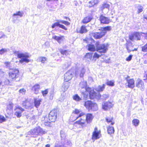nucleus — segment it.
<instances>
[{
    "mask_svg": "<svg viewBox=\"0 0 147 147\" xmlns=\"http://www.w3.org/2000/svg\"><path fill=\"white\" fill-rule=\"evenodd\" d=\"M0 35H1V36H0V39L2 38H7V36L4 34L2 32H0Z\"/></svg>",
    "mask_w": 147,
    "mask_h": 147,
    "instance_id": "obj_54",
    "label": "nucleus"
},
{
    "mask_svg": "<svg viewBox=\"0 0 147 147\" xmlns=\"http://www.w3.org/2000/svg\"><path fill=\"white\" fill-rule=\"evenodd\" d=\"M23 13L22 12L18 11L16 13H14L13 15L12 22L13 23H15L18 16L20 17H22L23 15Z\"/></svg>",
    "mask_w": 147,
    "mask_h": 147,
    "instance_id": "obj_15",
    "label": "nucleus"
},
{
    "mask_svg": "<svg viewBox=\"0 0 147 147\" xmlns=\"http://www.w3.org/2000/svg\"><path fill=\"white\" fill-rule=\"evenodd\" d=\"M101 32L105 33V34L107 31H110L111 30V26H107L105 27H102L100 29Z\"/></svg>",
    "mask_w": 147,
    "mask_h": 147,
    "instance_id": "obj_25",
    "label": "nucleus"
},
{
    "mask_svg": "<svg viewBox=\"0 0 147 147\" xmlns=\"http://www.w3.org/2000/svg\"><path fill=\"white\" fill-rule=\"evenodd\" d=\"M36 128L37 132V136L38 135H42L46 133V131L40 127L39 126Z\"/></svg>",
    "mask_w": 147,
    "mask_h": 147,
    "instance_id": "obj_21",
    "label": "nucleus"
},
{
    "mask_svg": "<svg viewBox=\"0 0 147 147\" xmlns=\"http://www.w3.org/2000/svg\"><path fill=\"white\" fill-rule=\"evenodd\" d=\"M87 86V83L86 82L82 81L79 84L80 87L82 89H83L82 90L86 91L85 89H87L88 87H86Z\"/></svg>",
    "mask_w": 147,
    "mask_h": 147,
    "instance_id": "obj_24",
    "label": "nucleus"
},
{
    "mask_svg": "<svg viewBox=\"0 0 147 147\" xmlns=\"http://www.w3.org/2000/svg\"><path fill=\"white\" fill-rule=\"evenodd\" d=\"M28 135L31 136L32 137H36L37 136V134L36 128L31 130L28 132Z\"/></svg>",
    "mask_w": 147,
    "mask_h": 147,
    "instance_id": "obj_20",
    "label": "nucleus"
},
{
    "mask_svg": "<svg viewBox=\"0 0 147 147\" xmlns=\"http://www.w3.org/2000/svg\"><path fill=\"white\" fill-rule=\"evenodd\" d=\"M71 65L70 61H66L65 63V68H68Z\"/></svg>",
    "mask_w": 147,
    "mask_h": 147,
    "instance_id": "obj_55",
    "label": "nucleus"
},
{
    "mask_svg": "<svg viewBox=\"0 0 147 147\" xmlns=\"http://www.w3.org/2000/svg\"><path fill=\"white\" fill-rule=\"evenodd\" d=\"M105 84H103L102 86H98V87L95 88V89L98 92H102L104 90L105 88Z\"/></svg>",
    "mask_w": 147,
    "mask_h": 147,
    "instance_id": "obj_26",
    "label": "nucleus"
},
{
    "mask_svg": "<svg viewBox=\"0 0 147 147\" xmlns=\"http://www.w3.org/2000/svg\"><path fill=\"white\" fill-rule=\"evenodd\" d=\"M15 115H16L17 117L20 118L22 116V113H21L16 112L15 113Z\"/></svg>",
    "mask_w": 147,
    "mask_h": 147,
    "instance_id": "obj_59",
    "label": "nucleus"
},
{
    "mask_svg": "<svg viewBox=\"0 0 147 147\" xmlns=\"http://www.w3.org/2000/svg\"><path fill=\"white\" fill-rule=\"evenodd\" d=\"M105 35V33L103 32H95L92 34V35L96 39H99Z\"/></svg>",
    "mask_w": 147,
    "mask_h": 147,
    "instance_id": "obj_17",
    "label": "nucleus"
},
{
    "mask_svg": "<svg viewBox=\"0 0 147 147\" xmlns=\"http://www.w3.org/2000/svg\"><path fill=\"white\" fill-rule=\"evenodd\" d=\"M82 92V95L84 99H86L88 98L89 93L88 91L85 90H81Z\"/></svg>",
    "mask_w": 147,
    "mask_h": 147,
    "instance_id": "obj_30",
    "label": "nucleus"
},
{
    "mask_svg": "<svg viewBox=\"0 0 147 147\" xmlns=\"http://www.w3.org/2000/svg\"><path fill=\"white\" fill-rule=\"evenodd\" d=\"M138 9V13H139L142 12L143 11V7L141 5H138L137 6Z\"/></svg>",
    "mask_w": 147,
    "mask_h": 147,
    "instance_id": "obj_51",
    "label": "nucleus"
},
{
    "mask_svg": "<svg viewBox=\"0 0 147 147\" xmlns=\"http://www.w3.org/2000/svg\"><path fill=\"white\" fill-rule=\"evenodd\" d=\"M92 18L89 16H88L85 17L84 18L82 21V22L84 24H86L92 20Z\"/></svg>",
    "mask_w": 147,
    "mask_h": 147,
    "instance_id": "obj_31",
    "label": "nucleus"
},
{
    "mask_svg": "<svg viewBox=\"0 0 147 147\" xmlns=\"http://www.w3.org/2000/svg\"><path fill=\"white\" fill-rule=\"evenodd\" d=\"M84 118H85V119H83L82 118H81L80 119V120L76 121V123L82 125L86 121L88 123H90L92 121L93 119L92 115L91 114H88Z\"/></svg>",
    "mask_w": 147,
    "mask_h": 147,
    "instance_id": "obj_4",
    "label": "nucleus"
},
{
    "mask_svg": "<svg viewBox=\"0 0 147 147\" xmlns=\"http://www.w3.org/2000/svg\"><path fill=\"white\" fill-rule=\"evenodd\" d=\"M73 99L76 101H80L82 100V99L78 94H76L73 96Z\"/></svg>",
    "mask_w": 147,
    "mask_h": 147,
    "instance_id": "obj_34",
    "label": "nucleus"
},
{
    "mask_svg": "<svg viewBox=\"0 0 147 147\" xmlns=\"http://www.w3.org/2000/svg\"><path fill=\"white\" fill-rule=\"evenodd\" d=\"M87 30L86 28V27L82 26L80 30V33H84L86 32Z\"/></svg>",
    "mask_w": 147,
    "mask_h": 147,
    "instance_id": "obj_43",
    "label": "nucleus"
},
{
    "mask_svg": "<svg viewBox=\"0 0 147 147\" xmlns=\"http://www.w3.org/2000/svg\"><path fill=\"white\" fill-rule=\"evenodd\" d=\"M80 111H79V110L77 109H75L74 112H73L72 114H75V115L74 116V119L75 120H76L78 119H79L81 118V117L83 116L84 115V113H80ZM80 120L79 119V120Z\"/></svg>",
    "mask_w": 147,
    "mask_h": 147,
    "instance_id": "obj_12",
    "label": "nucleus"
},
{
    "mask_svg": "<svg viewBox=\"0 0 147 147\" xmlns=\"http://www.w3.org/2000/svg\"><path fill=\"white\" fill-rule=\"evenodd\" d=\"M68 82H64V85L63 86V87L64 88V89L65 90H66L70 86V83Z\"/></svg>",
    "mask_w": 147,
    "mask_h": 147,
    "instance_id": "obj_41",
    "label": "nucleus"
},
{
    "mask_svg": "<svg viewBox=\"0 0 147 147\" xmlns=\"http://www.w3.org/2000/svg\"><path fill=\"white\" fill-rule=\"evenodd\" d=\"M19 76V71L16 69H10L9 72V76L10 80H15Z\"/></svg>",
    "mask_w": 147,
    "mask_h": 147,
    "instance_id": "obj_5",
    "label": "nucleus"
},
{
    "mask_svg": "<svg viewBox=\"0 0 147 147\" xmlns=\"http://www.w3.org/2000/svg\"><path fill=\"white\" fill-rule=\"evenodd\" d=\"M107 129L108 134L111 135L114 133L115 130L113 127L109 126Z\"/></svg>",
    "mask_w": 147,
    "mask_h": 147,
    "instance_id": "obj_29",
    "label": "nucleus"
},
{
    "mask_svg": "<svg viewBox=\"0 0 147 147\" xmlns=\"http://www.w3.org/2000/svg\"><path fill=\"white\" fill-rule=\"evenodd\" d=\"M74 74V71L73 69H71L68 71L64 74V82H68L72 78Z\"/></svg>",
    "mask_w": 147,
    "mask_h": 147,
    "instance_id": "obj_8",
    "label": "nucleus"
},
{
    "mask_svg": "<svg viewBox=\"0 0 147 147\" xmlns=\"http://www.w3.org/2000/svg\"><path fill=\"white\" fill-rule=\"evenodd\" d=\"M142 51L144 52H147V43L144 46L142 47Z\"/></svg>",
    "mask_w": 147,
    "mask_h": 147,
    "instance_id": "obj_50",
    "label": "nucleus"
},
{
    "mask_svg": "<svg viewBox=\"0 0 147 147\" xmlns=\"http://www.w3.org/2000/svg\"><path fill=\"white\" fill-rule=\"evenodd\" d=\"M17 55L18 58L20 59L19 61L20 63L22 64L24 62L28 63L30 61V60L28 59L30 56L28 53H18Z\"/></svg>",
    "mask_w": 147,
    "mask_h": 147,
    "instance_id": "obj_3",
    "label": "nucleus"
},
{
    "mask_svg": "<svg viewBox=\"0 0 147 147\" xmlns=\"http://www.w3.org/2000/svg\"><path fill=\"white\" fill-rule=\"evenodd\" d=\"M84 106L89 111H96L98 109L97 105L90 100L85 102Z\"/></svg>",
    "mask_w": 147,
    "mask_h": 147,
    "instance_id": "obj_2",
    "label": "nucleus"
},
{
    "mask_svg": "<svg viewBox=\"0 0 147 147\" xmlns=\"http://www.w3.org/2000/svg\"><path fill=\"white\" fill-rule=\"evenodd\" d=\"M109 97V94H103L102 96L100 95V98L101 99L103 100H106Z\"/></svg>",
    "mask_w": 147,
    "mask_h": 147,
    "instance_id": "obj_46",
    "label": "nucleus"
},
{
    "mask_svg": "<svg viewBox=\"0 0 147 147\" xmlns=\"http://www.w3.org/2000/svg\"><path fill=\"white\" fill-rule=\"evenodd\" d=\"M113 119V117H107L106 118V120L107 122L109 123H111V125H113L115 123L112 121Z\"/></svg>",
    "mask_w": 147,
    "mask_h": 147,
    "instance_id": "obj_33",
    "label": "nucleus"
},
{
    "mask_svg": "<svg viewBox=\"0 0 147 147\" xmlns=\"http://www.w3.org/2000/svg\"><path fill=\"white\" fill-rule=\"evenodd\" d=\"M106 84L108 86H113L114 85V81H107Z\"/></svg>",
    "mask_w": 147,
    "mask_h": 147,
    "instance_id": "obj_44",
    "label": "nucleus"
},
{
    "mask_svg": "<svg viewBox=\"0 0 147 147\" xmlns=\"http://www.w3.org/2000/svg\"><path fill=\"white\" fill-rule=\"evenodd\" d=\"M14 110L16 111V112L21 113H22L24 110V109L18 105L16 107V108Z\"/></svg>",
    "mask_w": 147,
    "mask_h": 147,
    "instance_id": "obj_32",
    "label": "nucleus"
},
{
    "mask_svg": "<svg viewBox=\"0 0 147 147\" xmlns=\"http://www.w3.org/2000/svg\"><path fill=\"white\" fill-rule=\"evenodd\" d=\"M63 36H57L55 35L53 36L52 38L55 40L57 41L59 43L60 42V40L62 39L63 37Z\"/></svg>",
    "mask_w": 147,
    "mask_h": 147,
    "instance_id": "obj_35",
    "label": "nucleus"
},
{
    "mask_svg": "<svg viewBox=\"0 0 147 147\" xmlns=\"http://www.w3.org/2000/svg\"><path fill=\"white\" fill-rule=\"evenodd\" d=\"M136 86L138 87L141 88V90H143L144 88V86L143 81L140 78H138L136 82Z\"/></svg>",
    "mask_w": 147,
    "mask_h": 147,
    "instance_id": "obj_14",
    "label": "nucleus"
},
{
    "mask_svg": "<svg viewBox=\"0 0 147 147\" xmlns=\"http://www.w3.org/2000/svg\"><path fill=\"white\" fill-rule=\"evenodd\" d=\"M44 125L47 127H51L52 126L51 123L50 122L47 121H44Z\"/></svg>",
    "mask_w": 147,
    "mask_h": 147,
    "instance_id": "obj_48",
    "label": "nucleus"
},
{
    "mask_svg": "<svg viewBox=\"0 0 147 147\" xmlns=\"http://www.w3.org/2000/svg\"><path fill=\"white\" fill-rule=\"evenodd\" d=\"M113 106V104L110 102H106L102 104V109L105 110L111 108Z\"/></svg>",
    "mask_w": 147,
    "mask_h": 147,
    "instance_id": "obj_18",
    "label": "nucleus"
},
{
    "mask_svg": "<svg viewBox=\"0 0 147 147\" xmlns=\"http://www.w3.org/2000/svg\"><path fill=\"white\" fill-rule=\"evenodd\" d=\"M100 55L98 54L97 53H95L93 57V59H92V61H95L96 60V59H95V58L98 59L100 57Z\"/></svg>",
    "mask_w": 147,
    "mask_h": 147,
    "instance_id": "obj_45",
    "label": "nucleus"
},
{
    "mask_svg": "<svg viewBox=\"0 0 147 147\" xmlns=\"http://www.w3.org/2000/svg\"><path fill=\"white\" fill-rule=\"evenodd\" d=\"M88 50L90 51H94L96 50V48L94 45L89 44L88 45Z\"/></svg>",
    "mask_w": 147,
    "mask_h": 147,
    "instance_id": "obj_28",
    "label": "nucleus"
},
{
    "mask_svg": "<svg viewBox=\"0 0 147 147\" xmlns=\"http://www.w3.org/2000/svg\"><path fill=\"white\" fill-rule=\"evenodd\" d=\"M6 120V119L3 116L0 115V123L5 121Z\"/></svg>",
    "mask_w": 147,
    "mask_h": 147,
    "instance_id": "obj_53",
    "label": "nucleus"
},
{
    "mask_svg": "<svg viewBox=\"0 0 147 147\" xmlns=\"http://www.w3.org/2000/svg\"><path fill=\"white\" fill-rule=\"evenodd\" d=\"M60 20H57V22H55L51 26L52 28H54L56 26H58L59 27L60 22H59Z\"/></svg>",
    "mask_w": 147,
    "mask_h": 147,
    "instance_id": "obj_39",
    "label": "nucleus"
},
{
    "mask_svg": "<svg viewBox=\"0 0 147 147\" xmlns=\"http://www.w3.org/2000/svg\"><path fill=\"white\" fill-rule=\"evenodd\" d=\"M4 72L1 69H0V77H2L4 75Z\"/></svg>",
    "mask_w": 147,
    "mask_h": 147,
    "instance_id": "obj_64",
    "label": "nucleus"
},
{
    "mask_svg": "<svg viewBox=\"0 0 147 147\" xmlns=\"http://www.w3.org/2000/svg\"><path fill=\"white\" fill-rule=\"evenodd\" d=\"M142 33L135 32H133L129 35V37L131 41L139 40L141 39Z\"/></svg>",
    "mask_w": 147,
    "mask_h": 147,
    "instance_id": "obj_7",
    "label": "nucleus"
},
{
    "mask_svg": "<svg viewBox=\"0 0 147 147\" xmlns=\"http://www.w3.org/2000/svg\"><path fill=\"white\" fill-rule=\"evenodd\" d=\"M59 22H60L61 23L63 24L66 26L69 25H70V23H69V22L67 21H65L63 20H60Z\"/></svg>",
    "mask_w": 147,
    "mask_h": 147,
    "instance_id": "obj_49",
    "label": "nucleus"
},
{
    "mask_svg": "<svg viewBox=\"0 0 147 147\" xmlns=\"http://www.w3.org/2000/svg\"><path fill=\"white\" fill-rule=\"evenodd\" d=\"M59 28H61L65 30H67V28H66L64 25H63L60 24Z\"/></svg>",
    "mask_w": 147,
    "mask_h": 147,
    "instance_id": "obj_62",
    "label": "nucleus"
},
{
    "mask_svg": "<svg viewBox=\"0 0 147 147\" xmlns=\"http://www.w3.org/2000/svg\"><path fill=\"white\" fill-rule=\"evenodd\" d=\"M57 113L56 110L51 111L49 113V120L52 122H54L57 119Z\"/></svg>",
    "mask_w": 147,
    "mask_h": 147,
    "instance_id": "obj_9",
    "label": "nucleus"
},
{
    "mask_svg": "<svg viewBox=\"0 0 147 147\" xmlns=\"http://www.w3.org/2000/svg\"><path fill=\"white\" fill-rule=\"evenodd\" d=\"M85 58L86 59V60L88 61L92 60L93 59L92 53H86L85 56Z\"/></svg>",
    "mask_w": 147,
    "mask_h": 147,
    "instance_id": "obj_27",
    "label": "nucleus"
},
{
    "mask_svg": "<svg viewBox=\"0 0 147 147\" xmlns=\"http://www.w3.org/2000/svg\"><path fill=\"white\" fill-rule=\"evenodd\" d=\"M48 92V89H46L44 91H42V93L44 96H45Z\"/></svg>",
    "mask_w": 147,
    "mask_h": 147,
    "instance_id": "obj_56",
    "label": "nucleus"
},
{
    "mask_svg": "<svg viewBox=\"0 0 147 147\" xmlns=\"http://www.w3.org/2000/svg\"><path fill=\"white\" fill-rule=\"evenodd\" d=\"M39 59L40 60L41 62L42 63H44L45 61H46V58L45 57H42L40 58Z\"/></svg>",
    "mask_w": 147,
    "mask_h": 147,
    "instance_id": "obj_61",
    "label": "nucleus"
},
{
    "mask_svg": "<svg viewBox=\"0 0 147 147\" xmlns=\"http://www.w3.org/2000/svg\"><path fill=\"white\" fill-rule=\"evenodd\" d=\"M100 132H96L94 131L92 134V139L94 140L99 139L100 137Z\"/></svg>",
    "mask_w": 147,
    "mask_h": 147,
    "instance_id": "obj_22",
    "label": "nucleus"
},
{
    "mask_svg": "<svg viewBox=\"0 0 147 147\" xmlns=\"http://www.w3.org/2000/svg\"><path fill=\"white\" fill-rule=\"evenodd\" d=\"M60 135L61 139H67L65 138L66 135L63 131H61L60 132Z\"/></svg>",
    "mask_w": 147,
    "mask_h": 147,
    "instance_id": "obj_47",
    "label": "nucleus"
},
{
    "mask_svg": "<svg viewBox=\"0 0 147 147\" xmlns=\"http://www.w3.org/2000/svg\"><path fill=\"white\" fill-rule=\"evenodd\" d=\"M110 7L109 5L107 3H106L103 4L102 6L101 7V10H103V9L106 8L108 10L109 9Z\"/></svg>",
    "mask_w": 147,
    "mask_h": 147,
    "instance_id": "obj_38",
    "label": "nucleus"
},
{
    "mask_svg": "<svg viewBox=\"0 0 147 147\" xmlns=\"http://www.w3.org/2000/svg\"><path fill=\"white\" fill-rule=\"evenodd\" d=\"M26 92V90L24 88L21 89L19 90V92L23 94H25Z\"/></svg>",
    "mask_w": 147,
    "mask_h": 147,
    "instance_id": "obj_58",
    "label": "nucleus"
},
{
    "mask_svg": "<svg viewBox=\"0 0 147 147\" xmlns=\"http://www.w3.org/2000/svg\"><path fill=\"white\" fill-rule=\"evenodd\" d=\"M40 89V85L38 84H36L32 87L31 90L34 94H37L38 93Z\"/></svg>",
    "mask_w": 147,
    "mask_h": 147,
    "instance_id": "obj_19",
    "label": "nucleus"
},
{
    "mask_svg": "<svg viewBox=\"0 0 147 147\" xmlns=\"http://www.w3.org/2000/svg\"><path fill=\"white\" fill-rule=\"evenodd\" d=\"M41 100L39 99H34V104L36 107H38L40 105Z\"/></svg>",
    "mask_w": 147,
    "mask_h": 147,
    "instance_id": "obj_36",
    "label": "nucleus"
},
{
    "mask_svg": "<svg viewBox=\"0 0 147 147\" xmlns=\"http://www.w3.org/2000/svg\"><path fill=\"white\" fill-rule=\"evenodd\" d=\"M27 104L28 103L26 102V101H23L22 105L23 107H24L25 108L28 109V107L26 106V105H27Z\"/></svg>",
    "mask_w": 147,
    "mask_h": 147,
    "instance_id": "obj_57",
    "label": "nucleus"
},
{
    "mask_svg": "<svg viewBox=\"0 0 147 147\" xmlns=\"http://www.w3.org/2000/svg\"><path fill=\"white\" fill-rule=\"evenodd\" d=\"M132 123L134 126L136 127L139 125V121L138 119H134L132 121Z\"/></svg>",
    "mask_w": 147,
    "mask_h": 147,
    "instance_id": "obj_40",
    "label": "nucleus"
},
{
    "mask_svg": "<svg viewBox=\"0 0 147 147\" xmlns=\"http://www.w3.org/2000/svg\"><path fill=\"white\" fill-rule=\"evenodd\" d=\"M66 141L67 139H61L58 143L55 144V147H65L64 146L65 144Z\"/></svg>",
    "mask_w": 147,
    "mask_h": 147,
    "instance_id": "obj_16",
    "label": "nucleus"
},
{
    "mask_svg": "<svg viewBox=\"0 0 147 147\" xmlns=\"http://www.w3.org/2000/svg\"><path fill=\"white\" fill-rule=\"evenodd\" d=\"M7 51V50L6 49H1L0 50V54L2 55L3 53H4L5 52H6Z\"/></svg>",
    "mask_w": 147,
    "mask_h": 147,
    "instance_id": "obj_60",
    "label": "nucleus"
},
{
    "mask_svg": "<svg viewBox=\"0 0 147 147\" xmlns=\"http://www.w3.org/2000/svg\"><path fill=\"white\" fill-rule=\"evenodd\" d=\"M89 3H92V4L90 6V7H91L93 6L94 5L98 3V1L97 0H94L89 1Z\"/></svg>",
    "mask_w": 147,
    "mask_h": 147,
    "instance_id": "obj_52",
    "label": "nucleus"
},
{
    "mask_svg": "<svg viewBox=\"0 0 147 147\" xmlns=\"http://www.w3.org/2000/svg\"><path fill=\"white\" fill-rule=\"evenodd\" d=\"M13 106V103L12 102H9V104L7 105V110H12Z\"/></svg>",
    "mask_w": 147,
    "mask_h": 147,
    "instance_id": "obj_37",
    "label": "nucleus"
},
{
    "mask_svg": "<svg viewBox=\"0 0 147 147\" xmlns=\"http://www.w3.org/2000/svg\"><path fill=\"white\" fill-rule=\"evenodd\" d=\"M95 46L96 51L102 53H106L108 50L109 45L107 44H100L99 42H97L95 44Z\"/></svg>",
    "mask_w": 147,
    "mask_h": 147,
    "instance_id": "obj_1",
    "label": "nucleus"
},
{
    "mask_svg": "<svg viewBox=\"0 0 147 147\" xmlns=\"http://www.w3.org/2000/svg\"><path fill=\"white\" fill-rule=\"evenodd\" d=\"M133 47V44L131 42H129L126 44V47L128 53L131 51Z\"/></svg>",
    "mask_w": 147,
    "mask_h": 147,
    "instance_id": "obj_23",
    "label": "nucleus"
},
{
    "mask_svg": "<svg viewBox=\"0 0 147 147\" xmlns=\"http://www.w3.org/2000/svg\"><path fill=\"white\" fill-rule=\"evenodd\" d=\"M59 51L61 54L63 55H65L66 56L69 54L68 51L66 50H64L63 49H61L59 50Z\"/></svg>",
    "mask_w": 147,
    "mask_h": 147,
    "instance_id": "obj_42",
    "label": "nucleus"
},
{
    "mask_svg": "<svg viewBox=\"0 0 147 147\" xmlns=\"http://www.w3.org/2000/svg\"><path fill=\"white\" fill-rule=\"evenodd\" d=\"M132 56V55H130L127 57L126 58V60L127 61H130L131 59Z\"/></svg>",
    "mask_w": 147,
    "mask_h": 147,
    "instance_id": "obj_63",
    "label": "nucleus"
},
{
    "mask_svg": "<svg viewBox=\"0 0 147 147\" xmlns=\"http://www.w3.org/2000/svg\"><path fill=\"white\" fill-rule=\"evenodd\" d=\"M99 20L101 23L103 24H108L110 22L109 19L103 16V15L100 16Z\"/></svg>",
    "mask_w": 147,
    "mask_h": 147,
    "instance_id": "obj_13",
    "label": "nucleus"
},
{
    "mask_svg": "<svg viewBox=\"0 0 147 147\" xmlns=\"http://www.w3.org/2000/svg\"><path fill=\"white\" fill-rule=\"evenodd\" d=\"M85 70L83 67H77L75 71V75L77 77L80 76V77H82L85 74Z\"/></svg>",
    "mask_w": 147,
    "mask_h": 147,
    "instance_id": "obj_11",
    "label": "nucleus"
},
{
    "mask_svg": "<svg viewBox=\"0 0 147 147\" xmlns=\"http://www.w3.org/2000/svg\"><path fill=\"white\" fill-rule=\"evenodd\" d=\"M89 93L90 98L93 99L94 98H99L100 96V94L99 92L96 93L93 90H92L91 88H88L85 89Z\"/></svg>",
    "mask_w": 147,
    "mask_h": 147,
    "instance_id": "obj_6",
    "label": "nucleus"
},
{
    "mask_svg": "<svg viewBox=\"0 0 147 147\" xmlns=\"http://www.w3.org/2000/svg\"><path fill=\"white\" fill-rule=\"evenodd\" d=\"M125 77L128 84V87L131 89L133 88L134 87V80L133 79H130V77L128 76Z\"/></svg>",
    "mask_w": 147,
    "mask_h": 147,
    "instance_id": "obj_10",
    "label": "nucleus"
}]
</instances>
